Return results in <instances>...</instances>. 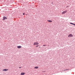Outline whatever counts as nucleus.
Here are the masks:
<instances>
[{
    "mask_svg": "<svg viewBox=\"0 0 75 75\" xmlns=\"http://www.w3.org/2000/svg\"><path fill=\"white\" fill-rule=\"evenodd\" d=\"M38 44H39V43L38 42H35L33 44L34 45H38Z\"/></svg>",
    "mask_w": 75,
    "mask_h": 75,
    "instance_id": "nucleus-1",
    "label": "nucleus"
},
{
    "mask_svg": "<svg viewBox=\"0 0 75 75\" xmlns=\"http://www.w3.org/2000/svg\"><path fill=\"white\" fill-rule=\"evenodd\" d=\"M68 37H73V35L72 34H69L68 36Z\"/></svg>",
    "mask_w": 75,
    "mask_h": 75,
    "instance_id": "nucleus-2",
    "label": "nucleus"
},
{
    "mask_svg": "<svg viewBox=\"0 0 75 75\" xmlns=\"http://www.w3.org/2000/svg\"><path fill=\"white\" fill-rule=\"evenodd\" d=\"M7 17H6V16H4L3 17V20H7Z\"/></svg>",
    "mask_w": 75,
    "mask_h": 75,
    "instance_id": "nucleus-3",
    "label": "nucleus"
},
{
    "mask_svg": "<svg viewBox=\"0 0 75 75\" xmlns=\"http://www.w3.org/2000/svg\"><path fill=\"white\" fill-rule=\"evenodd\" d=\"M67 12V11H63L62 13V14H65V13H66Z\"/></svg>",
    "mask_w": 75,
    "mask_h": 75,
    "instance_id": "nucleus-4",
    "label": "nucleus"
},
{
    "mask_svg": "<svg viewBox=\"0 0 75 75\" xmlns=\"http://www.w3.org/2000/svg\"><path fill=\"white\" fill-rule=\"evenodd\" d=\"M2 71H8V69H3Z\"/></svg>",
    "mask_w": 75,
    "mask_h": 75,
    "instance_id": "nucleus-5",
    "label": "nucleus"
},
{
    "mask_svg": "<svg viewBox=\"0 0 75 75\" xmlns=\"http://www.w3.org/2000/svg\"><path fill=\"white\" fill-rule=\"evenodd\" d=\"M17 48H21V46H17Z\"/></svg>",
    "mask_w": 75,
    "mask_h": 75,
    "instance_id": "nucleus-6",
    "label": "nucleus"
},
{
    "mask_svg": "<svg viewBox=\"0 0 75 75\" xmlns=\"http://www.w3.org/2000/svg\"><path fill=\"white\" fill-rule=\"evenodd\" d=\"M47 21H48V22H50V23H51L52 22V21H51L50 20H47Z\"/></svg>",
    "mask_w": 75,
    "mask_h": 75,
    "instance_id": "nucleus-7",
    "label": "nucleus"
},
{
    "mask_svg": "<svg viewBox=\"0 0 75 75\" xmlns=\"http://www.w3.org/2000/svg\"><path fill=\"white\" fill-rule=\"evenodd\" d=\"M25 74V73H21V75H24V74Z\"/></svg>",
    "mask_w": 75,
    "mask_h": 75,
    "instance_id": "nucleus-8",
    "label": "nucleus"
},
{
    "mask_svg": "<svg viewBox=\"0 0 75 75\" xmlns=\"http://www.w3.org/2000/svg\"><path fill=\"white\" fill-rule=\"evenodd\" d=\"M70 24H72V25H75V24H74L72 23H70Z\"/></svg>",
    "mask_w": 75,
    "mask_h": 75,
    "instance_id": "nucleus-9",
    "label": "nucleus"
},
{
    "mask_svg": "<svg viewBox=\"0 0 75 75\" xmlns=\"http://www.w3.org/2000/svg\"><path fill=\"white\" fill-rule=\"evenodd\" d=\"M35 69H37L38 68V67H34Z\"/></svg>",
    "mask_w": 75,
    "mask_h": 75,
    "instance_id": "nucleus-10",
    "label": "nucleus"
},
{
    "mask_svg": "<svg viewBox=\"0 0 75 75\" xmlns=\"http://www.w3.org/2000/svg\"><path fill=\"white\" fill-rule=\"evenodd\" d=\"M43 47H45V46H47V45H43Z\"/></svg>",
    "mask_w": 75,
    "mask_h": 75,
    "instance_id": "nucleus-11",
    "label": "nucleus"
},
{
    "mask_svg": "<svg viewBox=\"0 0 75 75\" xmlns=\"http://www.w3.org/2000/svg\"><path fill=\"white\" fill-rule=\"evenodd\" d=\"M38 45H37L36 47H38Z\"/></svg>",
    "mask_w": 75,
    "mask_h": 75,
    "instance_id": "nucleus-12",
    "label": "nucleus"
},
{
    "mask_svg": "<svg viewBox=\"0 0 75 75\" xmlns=\"http://www.w3.org/2000/svg\"><path fill=\"white\" fill-rule=\"evenodd\" d=\"M23 15H24V13H23Z\"/></svg>",
    "mask_w": 75,
    "mask_h": 75,
    "instance_id": "nucleus-13",
    "label": "nucleus"
},
{
    "mask_svg": "<svg viewBox=\"0 0 75 75\" xmlns=\"http://www.w3.org/2000/svg\"><path fill=\"white\" fill-rule=\"evenodd\" d=\"M21 68V67H19V68Z\"/></svg>",
    "mask_w": 75,
    "mask_h": 75,
    "instance_id": "nucleus-14",
    "label": "nucleus"
},
{
    "mask_svg": "<svg viewBox=\"0 0 75 75\" xmlns=\"http://www.w3.org/2000/svg\"><path fill=\"white\" fill-rule=\"evenodd\" d=\"M67 69H66V71H67Z\"/></svg>",
    "mask_w": 75,
    "mask_h": 75,
    "instance_id": "nucleus-15",
    "label": "nucleus"
}]
</instances>
